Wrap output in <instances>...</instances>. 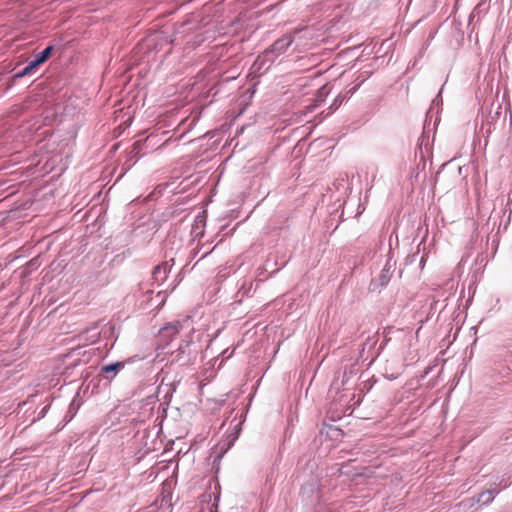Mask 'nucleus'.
<instances>
[{
	"label": "nucleus",
	"instance_id": "obj_1",
	"mask_svg": "<svg viewBox=\"0 0 512 512\" xmlns=\"http://www.w3.org/2000/svg\"><path fill=\"white\" fill-rule=\"evenodd\" d=\"M72 333L73 331H66V378L73 373L69 370L77 368L80 369L76 374L82 377L83 367L88 364L92 356L91 351L86 350V347L95 343L100 336L97 324H92L77 335H71Z\"/></svg>",
	"mask_w": 512,
	"mask_h": 512
},
{
	"label": "nucleus",
	"instance_id": "obj_2",
	"mask_svg": "<svg viewBox=\"0 0 512 512\" xmlns=\"http://www.w3.org/2000/svg\"><path fill=\"white\" fill-rule=\"evenodd\" d=\"M85 262L89 268L90 283L104 285L108 281L106 253L101 250L91 252L85 257Z\"/></svg>",
	"mask_w": 512,
	"mask_h": 512
},
{
	"label": "nucleus",
	"instance_id": "obj_3",
	"mask_svg": "<svg viewBox=\"0 0 512 512\" xmlns=\"http://www.w3.org/2000/svg\"><path fill=\"white\" fill-rule=\"evenodd\" d=\"M85 103L86 98L84 96L77 95L75 97H69V99H66V117L68 116V108H71L74 111L72 116H76L75 123L66 133V135L69 134V138H75L77 135V131L82 124V120L80 119V112L83 109Z\"/></svg>",
	"mask_w": 512,
	"mask_h": 512
},
{
	"label": "nucleus",
	"instance_id": "obj_4",
	"mask_svg": "<svg viewBox=\"0 0 512 512\" xmlns=\"http://www.w3.org/2000/svg\"><path fill=\"white\" fill-rule=\"evenodd\" d=\"M293 43V36L286 34L283 37L276 40L262 55L263 62L272 63L274 59L283 54L287 48Z\"/></svg>",
	"mask_w": 512,
	"mask_h": 512
},
{
	"label": "nucleus",
	"instance_id": "obj_5",
	"mask_svg": "<svg viewBox=\"0 0 512 512\" xmlns=\"http://www.w3.org/2000/svg\"><path fill=\"white\" fill-rule=\"evenodd\" d=\"M54 46L49 45L41 52L37 53L33 60H31L22 70L17 72L13 78L19 79L25 77L26 75L31 74L36 68L45 63L51 56L54 51Z\"/></svg>",
	"mask_w": 512,
	"mask_h": 512
},
{
	"label": "nucleus",
	"instance_id": "obj_6",
	"mask_svg": "<svg viewBox=\"0 0 512 512\" xmlns=\"http://www.w3.org/2000/svg\"><path fill=\"white\" fill-rule=\"evenodd\" d=\"M186 324L189 326L190 320L184 319L183 321H174L166 324L160 331L159 337L162 341H169L172 339L177 333H179L180 329L183 328V325Z\"/></svg>",
	"mask_w": 512,
	"mask_h": 512
},
{
	"label": "nucleus",
	"instance_id": "obj_7",
	"mask_svg": "<svg viewBox=\"0 0 512 512\" xmlns=\"http://www.w3.org/2000/svg\"><path fill=\"white\" fill-rule=\"evenodd\" d=\"M171 270V265L168 262H164L160 265H157L152 272L153 282L160 285L165 281L169 271Z\"/></svg>",
	"mask_w": 512,
	"mask_h": 512
},
{
	"label": "nucleus",
	"instance_id": "obj_8",
	"mask_svg": "<svg viewBox=\"0 0 512 512\" xmlns=\"http://www.w3.org/2000/svg\"><path fill=\"white\" fill-rule=\"evenodd\" d=\"M124 366H125V362H115V363L105 364L101 367L100 373L104 378L111 380L116 376V374L121 369L124 368Z\"/></svg>",
	"mask_w": 512,
	"mask_h": 512
},
{
	"label": "nucleus",
	"instance_id": "obj_9",
	"mask_svg": "<svg viewBox=\"0 0 512 512\" xmlns=\"http://www.w3.org/2000/svg\"><path fill=\"white\" fill-rule=\"evenodd\" d=\"M77 389H78V391L76 392V395L74 396L71 403L69 404V409H68V412L66 413V423L68 421H70L76 415L77 411L79 410V408L81 407V405L83 403L82 399L80 397L79 387Z\"/></svg>",
	"mask_w": 512,
	"mask_h": 512
},
{
	"label": "nucleus",
	"instance_id": "obj_10",
	"mask_svg": "<svg viewBox=\"0 0 512 512\" xmlns=\"http://www.w3.org/2000/svg\"><path fill=\"white\" fill-rule=\"evenodd\" d=\"M498 492L499 491L496 490L495 488H489V489H487L485 491H482L478 495L477 502L482 503L484 505H487V504L491 503L494 500L495 495Z\"/></svg>",
	"mask_w": 512,
	"mask_h": 512
},
{
	"label": "nucleus",
	"instance_id": "obj_11",
	"mask_svg": "<svg viewBox=\"0 0 512 512\" xmlns=\"http://www.w3.org/2000/svg\"><path fill=\"white\" fill-rule=\"evenodd\" d=\"M392 264L390 263V259L387 261L386 265L384 266L381 274H380V277H379V280H380V284L383 286V285H386L390 279V275H391V268H392Z\"/></svg>",
	"mask_w": 512,
	"mask_h": 512
},
{
	"label": "nucleus",
	"instance_id": "obj_12",
	"mask_svg": "<svg viewBox=\"0 0 512 512\" xmlns=\"http://www.w3.org/2000/svg\"><path fill=\"white\" fill-rule=\"evenodd\" d=\"M509 479H505L504 476L502 477H496V479L493 482L494 486H502V488H507L510 485Z\"/></svg>",
	"mask_w": 512,
	"mask_h": 512
},
{
	"label": "nucleus",
	"instance_id": "obj_13",
	"mask_svg": "<svg viewBox=\"0 0 512 512\" xmlns=\"http://www.w3.org/2000/svg\"><path fill=\"white\" fill-rule=\"evenodd\" d=\"M442 103V99H441V96H440V93L434 98L433 102H432V107L431 109H433L434 106H438Z\"/></svg>",
	"mask_w": 512,
	"mask_h": 512
},
{
	"label": "nucleus",
	"instance_id": "obj_14",
	"mask_svg": "<svg viewBox=\"0 0 512 512\" xmlns=\"http://www.w3.org/2000/svg\"><path fill=\"white\" fill-rule=\"evenodd\" d=\"M188 345H189V342H185L184 344H181L179 346V350L181 351V353L185 352V348L188 347Z\"/></svg>",
	"mask_w": 512,
	"mask_h": 512
},
{
	"label": "nucleus",
	"instance_id": "obj_15",
	"mask_svg": "<svg viewBox=\"0 0 512 512\" xmlns=\"http://www.w3.org/2000/svg\"><path fill=\"white\" fill-rule=\"evenodd\" d=\"M47 409H48V406L43 407V409L39 413V417H43Z\"/></svg>",
	"mask_w": 512,
	"mask_h": 512
},
{
	"label": "nucleus",
	"instance_id": "obj_16",
	"mask_svg": "<svg viewBox=\"0 0 512 512\" xmlns=\"http://www.w3.org/2000/svg\"><path fill=\"white\" fill-rule=\"evenodd\" d=\"M210 512H218V510H217V503L213 504V506L210 509Z\"/></svg>",
	"mask_w": 512,
	"mask_h": 512
},
{
	"label": "nucleus",
	"instance_id": "obj_17",
	"mask_svg": "<svg viewBox=\"0 0 512 512\" xmlns=\"http://www.w3.org/2000/svg\"><path fill=\"white\" fill-rule=\"evenodd\" d=\"M148 388H150V392L154 391V388L152 386H149Z\"/></svg>",
	"mask_w": 512,
	"mask_h": 512
},
{
	"label": "nucleus",
	"instance_id": "obj_18",
	"mask_svg": "<svg viewBox=\"0 0 512 512\" xmlns=\"http://www.w3.org/2000/svg\"><path fill=\"white\" fill-rule=\"evenodd\" d=\"M420 263L423 265V263H424V257H422V258H421Z\"/></svg>",
	"mask_w": 512,
	"mask_h": 512
}]
</instances>
